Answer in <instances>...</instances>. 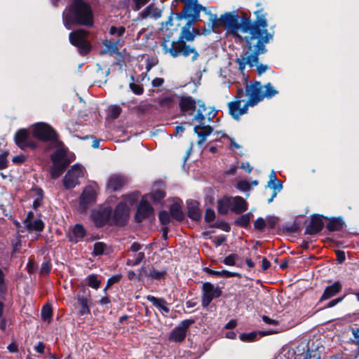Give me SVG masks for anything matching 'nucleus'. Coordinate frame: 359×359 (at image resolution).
Instances as JSON below:
<instances>
[{"instance_id": "obj_52", "label": "nucleus", "mask_w": 359, "mask_h": 359, "mask_svg": "<svg viewBox=\"0 0 359 359\" xmlns=\"http://www.w3.org/2000/svg\"><path fill=\"white\" fill-rule=\"evenodd\" d=\"M215 211L211 208H208L205 213V219L208 222H212L215 219Z\"/></svg>"}, {"instance_id": "obj_28", "label": "nucleus", "mask_w": 359, "mask_h": 359, "mask_svg": "<svg viewBox=\"0 0 359 359\" xmlns=\"http://www.w3.org/2000/svg\"><path fill=\"white\" fill-rule=\"evenodd\" d=\"M205 271H206L209 275L219 276V277H224V278H231V277L241 278V273H237V272H231L227 270L214 271L209 268H205Z\"/></svg>"}, {"instance_id": "obj_8", "label": "nucleus", "mask_w": 359, "mask_h": 359, "mask_svg": "<svg viewBox=\"0 0 359 359\" xmlns=\"http://www.w3.org/2000/svg\"><path fill=\"white\" fill-rule=\"evenodd\" d=\"M89 32L83 29H79L69 34L70 43L76 46L80 54L85 55L90 50L91 46L88 41Z\"/></svg>"}, {"instance_id": "obj_48", "label": "nucleus", "mask_w": 359, "mask_h": 359, "mask_svg": "<svg viewBox=\"0 0 359 359\" xmlns=\"http://www.w3.org/2000/svg\"><path fill=\"white\" fill-rule=\"evenodd\" d=\"M305 358L306 359H320V355L318 351L308 349Z\"/></svg>"}, {"instance_id": "obj_51", "label": "nucleus", "mask_w": 359, "mask_h": 359, "mask_svg": "<svg viewBox=\"0 0 359 359\" xmlns=\"http://www.w3.org/2000/svg\"><path fill=\"white\" fill-rule=\"evenodd\" d=\"M130 88L133 92L136 95H141L144 92V88L142 86L132 83L130 84Z\"/></svg>"}, {"instance_id": "obj_26", "label": "nucleus", "mask_w": 359, "mask_h": 359, "mask_svg": "<svg viewBox=\"0 0 359 359\" xmlns=\"http://www.w3.org/2000/svg\"><path fill=\"white\" fill-rule=\"evenodd\" d=\"M323 227V220L319 217L312 218L310 224L306 227V233L309 234H315L320 232Z\"/></svg>"}, {"instance_id": "obj_56", "label": "nucleus", "mask_w": 359, "mask_h": 359, "mask_svg": "<svg viewBox=\"0 0 359 359\" xmlns=\"http://www.w3.org/2000/svg\"><path fill=\"white\" fill-rule=\"evenodd\" d=\"M6 290V285L4 284V274L1 269H0V295L1 296L5 293Z\"/></svg>"}, {"instance_id": "obj_42", "label": "nucleus", "mask_w": 359, "mask_h": 359, "mask_svg": "<svg viewBox=\"0 0 359 359\" xmlns=\"http://www.w3.org/2000/svg\"><path fill=\"white\" fill-rule=\"evenodd\" d=\"M165 196V194L161 189H155L149 194V198L154 202L161 201Z\"/></svg>"}, {"instance_id": "obj_50", "label": "nucleus", "mask_w": 359, "mask_h": 359, "mask_svg": "<svg viewBox=\"0 0 359 359\" xmlns=\"http://www.w3.org/2000/svg\"><path fill=\"white\" fill-rule=\"evenodd\" d=\"M121 109L118 106H112L109 108V115L112 118H116L121 114Z\"/></svg>"}, {"instance_id": "obj_61", "label": "nucleus", "mask_w": 359, "mask_h": 359, "mask_svg": "<svg viewBox=\"0 0 359 359\" xmlns=\"http://www.w3.org/2000/svg\"><path fill=\"white\" fill-rule=\"evenodd\" d=\"M164 83V80L162 78H155L152 81V86L154 87H161Z\"/></svg>"}, {"instance_id": "obj_23", "label": "nucleus", "mask_w": 359, "mask_h": 359, "mask_svg": "<svg viewBox=\"0 0 359 359\" xmlns=\"http://www.w3.org/2000/svg\"><path fill=\"white\" fill-rule=\"evenodd\" d=\"M165 272L163 271H158L154 268H151L148 273L146 268L142 267L139 273V278L143 276H150L152 279L161 280L163 279Z\"/></svg>"}, {"instance_id": "obj_63", "label": "nucleus", "mask_w": 359, "mask_h": 359, "mask_svg": "<svg viewBox=\"0 0 359 359\" xmlns=\"http://www.w3.org/2000/svg\"><path fill=\"white\" fill-rule=\"evenodd\" d=\"M34 349L36 352L43 353L45 349V345L42 342H39L34 347Z\"/></svg>"}, {"instance_id": "obj_44", "label": "nucleus", "mask_w": 359, "mask_h": 359, "mask_svg": "<svg viewBox=\"0 0 359 359\" xmlns=\"http://www.w3.org/2000/svg\"><path fill=\"white\" fill-rule=\"evenodd\" d=\"M257 335V332H252L250 333H243L240 334L239 338L243 341L250 342L256 339Z\"/></svg>"}, {"instance_id": "obj_58", "label": "nucleus", "mask_w": 359, "mask_h": 359, "mask_svg": "<svg viewBox=\"0 0 359 359\" xmlns=\"http://www.w3.org/2000/svg\"><path fill=\"white\" fill-rule=\"evenodd\" d=\"M135 2V10H140L144 5L147 4L149 0H133Z\"/></svg>"}, {"instance_id": "obj_16", "label": "nucleus", "mask_w": 359, "mask_h": 359, "mask_svg": "<svg viewBox=\"0 0 359 359\" xmlns=\"http://www.w3.org/2000/svg\"><path fill=\"white\" fill-rule=\"evenodd\" d=\"M154 209L151 205L144 199H142L136 213V219L141 222L144 218L149 217L153 215Z\"/></svg>"}, {"instance_id": "obj_31", "label": "nucleus", "mask_w": 359, "mask_h": 359, "mask_svg": "<svg viewBox=\"0 0 359 359\" xmlns=\"http://www.w3.org/2000/svg\"><path fill=\"white\" fill-rule=\"evenodd\" d=\"M32 196L34 198L33 206L34 208H39L41 205L43 198V191L41 188L35 187L32 189Z\"/></svg>"}, {"instance_id": "obj_9", "label": "nucleus", "mask_w": 359, "mask_h": 359, "mask_svg": "<svg viewBox=\"0 0 359 359\" xmlns=\"http://www.w3.org/2000/svg\"><path fill=\"white\" fill-rule=\"evenodd\" d=\"M243 93L244 90L243 88H238L237 95L234 100L228 103L229 114L236 120H238L242 115L247 114L248 107H250V105L248 104L247 102L241 106V103L244 102V100H242Z\"/></svg>"}, {"instance_id": "obj_32", "label": "nucleus", "mask_w": 359, "mask_h": 359, "mask_svg": "<svg viewBox=\"0 0 359 359\" xmlns=\"http://www.w3.org/2000/svg\"><path fill=\"white\" fill-rule=\"evenodd\" d=\"M170 212L172 217L178 221L184 219V213L182 210V207L180 203H175L170 208Z\"/></svg>"}, {"instance_id": "obj_35", "label": "nucleus", "mask_w": 359, "mask_h": 359, "mask_svg": "<svg viewBox=\"0 0 359 359\" xmlns=\"http://www.w3.org/2000/svg\"><path fill=\"white\" fill-rule=\"evenodd\" d=\"M268 186L274 189V193L273 194L271 198L268 200V203H271L277 194L276 191L278 190L279 191L281 190L282 184L279 181L276 180V178H275V180L270 179L268 182Z\"/></svg>"}, {"instance_id": "obj_5", "label": "nucleus", "mask_w": 359, "mask_h": 359, "mask_svg": "<svg viewBox=\"0 0 359 359\" xmlns=\"http://www.w3.org/2000/svg\"><path fill=\"white\" fill-rule=\"evenodd\" d=\"M278 93V91L271 83L262 86L260 82L247 83L245 86V95L248 97V104L250 107L257 105L264 98L270 99Z\"/></svg>"}, {"instance_id": "obj_53", "label": "nucleus", "mask_w": 359, "mask_h": 359, "mask_svg": "<svg viewBox=\"0 0 359 359\" xmlns=\"http://www.w3.org/2000/svg\"><path fill=\"white\" fill-rule=\"evenodd\" d=\"M346 295H344L342 297H337L334 299L331 300L330 302H328L325 306L324 309H329L334 307L337 304L340 303L343 301V299L345 298Z\"/></svg>"}, {"instance_id": "obj_21", "label": "nucleus", "mask_w": 359, "mask_h": 359, "mask_svg": "<svg viewBox=\"0 0 359 359\" xmlns=\"http://www.w3.org/2000/svg\"><path fill=\"white\" fill-rule=\"evenodd\" d=\"M126 183L124 177L119 175H111L107 182V188L112 191L120 189Z\"/></svg>"}, {"instance_id": "obj_27", "label": "nucleus", "mask_w": 359, "mask_h": 359, "mask_svg": "<svg viewBox=\"0 0 359 359\" xmlns=\"http://www.w3.org/2000/svg\"><path fill=\"white\" fill-rule=\"evenodd\" d=\"M29 137V133L27 130L22 129L18 130L15 136V141L16 144L24 149L27 145V140Z\"/></svg>"}, {"instance_id": "obj_19", "label": "nucleus", "mask_w": 359, "mask_h": 359, "mask_svg": "<svg viewBox=\"0 0 359 359\" xmlns=\"http://www.w3.org/2000/svg\"><path fill=\"white\" fill-rule=\"evenodd\" d=\"M179 105L182 111L192 114L196 108L197 102L191 96H182Z\"/></svg>"}, {"instance_id": "obj_14", "label": "nucleus", "mask_w": 359, "mask_h": 359, "mask_svg": "<svg viewBox=\"0 0 359 359\" xmlns=\"http://www.w3.org/2000/svg\"><path fill=\"white\" fill-rule=\"evenodd\" d=\"M91 217L97 226H102L107 222L111 224V210L109 208H104L94 210Z\"/></svg>"}, {"instance_id": "obj_20", "label": "nucleus", "mask_w": 359, "mask_h": 359, "mask_svg": "<svg viewBox=\"0 0 359 359\" xmlns=\"http://www.w3.org/2000/svg\"><path fill=\"white\" fill-rule=\"evenodd\" d=\"M342 289V285L339 281L334 282L332 285L325 287L322 296L320 298V302L327 300L337 294H338Z\"/></svg>"}, {"instance_id": "obj_1", "label": "nucleus", "mask_w": 359, "mask_h": 359, "mask_svg": "<svg viewBox=\"0 0 359 359\" xmlns=\"http://www.w3.org/2000/svg\"><path fill=\"white\" fill-rule=\"evenodd\" d=\"M255 14L256 20L254 22L247 19L241 25L238 15L229 13L221 15L215 22V25L225 27L227 35L245 42L247 50L236 59L238 69L243 75L246 65L257 67L259 75L268 69L267 65L258 64V57L266 51L265 46L272 40L273 34L267 30L268 22L263 10L257 11Z\"/></svg>"}, {"instance_id": "obj_4", "label": "nucleus", "mask_w": 359, "mask_h": 359, "mask_svg": "<svg viewBox=\"0 0 359 359\" xmlns=\"http://www.w3.org/2000/svg\"><path fill=\"white\" fill-rule=\"evenodd\" d=\"M216 111L205 107V104L201 101L197 102V112L194 117V120L197 121L198 124L194 126V132L198 135L199 138L198 144L202 145L208 135H210L213 129L208 124H206L205 121L210 122L212 118L216 116Z\"/></svg>"}, {"instance_id": "obj_57", "label": "nucleus", "mask_w": 359, "mask_h": 359, "mask_svg": "<svg viewBox=\"0 0 359 359\" xmlns=\"http://www.w3.org/2000/svg\"><path fill=\"white\" fill-rule=\"evenodd\" d=\"M255 228L259 230H262L266 226V222L264 219L258 218L254 224Z\"/></svg>"}, {"instance_id": "obj_15", "label": "nucleus", "mask_w": 359, "mask_h": 359, "mask_svg": "<svg viewBox=\"0 0 359 359\" xmlns=\"http://www.w3.org/2000/svg\"><path fill=\"white\" fill-rule=\"evenodd\" d=\"M185 4L182 13L187 18L198 15L202 9V6L198 4L197 0H181Z\"/></svg>"}, {"instance_id": "obj_39", "label": "nucleus", "mask_w": 359, "mask_h": 359, "mask_svg": "<svg viewBox=\"0 0 359 359\" xmlns=\"http://www.w3.org/2000/svg\"><path fill=\"white\" fill-rule=\"evenodd\" d=\"M343 227V222L340 219H332L327 225L329 231H334L341 229Z\"/></svg>"}, {"instance_id": "obj_40", "label": "nucleus", "mask_w": 359, "mask_h": 359, "mask_svg": "<svg viewBox=\"0 0 359 359\" xmlns=\"http://www.w3.org/2000/svg\"><path fill=\"white\" fill-rule=\"evenodd\" d=\"M144 258V253L142 252H140L135 255V257L131 259L128 258L126 261V264L128 266H136L139 264L142 259Z\"/></svg>"}, {"instance_id": "obj_59", "label": "nucleus", "mask_w": 359, "mask_h": 359, "mask_svg": "<svg viewBox=\"0 0 359 359\" xmlns=\"http://www.w3.org/2000/svg\"><path fill=\"white\" fill-rule=\"evenodd\" d=\"M7 167L6 154L0 155V170L4 169Z\"/></svg>"}, {"instance_id": "obj_64", "label": "nucleus", "mask_w": 359, "mask_h": 359, "mask_svg": "<svg viewBox=\"0 0 359 359\" xmlns=\"http://www.w3.org/2000/svg\"><path fill=\"white\" fill-rule=\"evenodd\" d=\"M237 325V323L236 321V320H231L229 323H227L225 326H224V328L225 329H233Z\"/></svg>"}, {"instance_id": "obj_46", "label": "nucleus", "mask_w": 359, "mask_h": 359, "mask_svg": "<svg viewBox=\"0 0 359 359\" xmlns=\"http://www.w3.org/2000/svg\"><path fill=\"white\" fill-rule=\"evenodd\" d=\"M159 220L163 226H166L170 223V215L165 210H162L158 215Z\"/></svg>"}, {"instance_id": "obj_45", "label": "nucleus", "mask_w": 359, "mask_h": 359, "mask_svg": "<svg viewBox=\"0 0 359 359\" xmlns=\"http://www.w3.org/2000/svg\"><path fill=\"white\" fill-rule=\"evenodd\" d=\"M238 256L236 254H231L226 257L222 262L227 266H234Z\"/></svg>"}, {"instance_id": "obj_47", "label": "nucleus", "mask_w": 359, "mask_h": 359, "mask_svg": "<svg viewBox=\"0 0 359 359\" xmlns=\"http://www.w3.org/2000/svg\"><path fill=\"white\" fill-rule=\"evenodd\" d=\"M236 188L241 191H246L250 189V184L246 180H241L237 183Z\"/></svg>"}, {"instance_id": "obj_38", "label": "nucleus", "mask_w": 359, "mask_h": 359, "mask_svg": "<svg viewBox=\"0 0 359 359\" xmlns=\"http://www.w3.org/2000/svg\"><path fill=\"white\" fill-rule=\"evenodd\" d=\"M107 245L102 242H97L94 244L93 255L95 256L101 255L105 253Z\"/></svg>"}, {"instance_id": "obj_62", "label": "nucleus", "mask_w": 359, "mask_h": 359, "mask_svg": "<svg viewBox=\"0 0 359 359\" xmlns=\"http://www.w3.org/2000/svg\"><path fill=\"white\" fill-rule=\"evenodd\" d=\"M262 320L266 324H269V325H277L278 324V321H276L273 319H271L269 317H268L266 316H263Z\"/></svg>"}, {"instance_id": "obj_54", "label": "nucleus", "mask_w": 359, "mask_h": 359, "mask_svg": "<svg viewBox=\"0 0 359 359\" xmlns=\"http://www.w3.org/2000/svg\"><path fill=\"white\" fill-rule=\"evenodd\" d=\"M120 276H114L108 279L107 285L104 289V292L114 283H118L120 280Z\"/></svg>"}, {"instance_id": "obj_55", "label": "nucleus", "mask_w": 359, "mask_h": 359, "mask_svg": "<svg viewBox=\"0 0 359 359\" xmlns=\"http://www.w3.org/2000/svg\"><path fill=\"white\" fill-rule=\"evenodd\" d=\"M237 223L242 226H247L250 224V215H244L238 218Z\"/></svg>"}, {"instance_id": "obj_37", "label": "nucleus", "mask_w": 359, "mask_h": 359, "mask_svg": "<svg viewBox=\"0 0 359 359\" xmlns=\"http://www.w3.org/2000/svg\"><path fill=\"white\" fill-rule=\"evenodd\" d=\"M228 197L224 198L218 202V211L221 214H226L228 211L231 210V206L227 202Z\"/></svg>"}, {"instance_id": "obj_2", "label": "nucleus", "mask_w": 359, "mask_h": 359, "mask_svg": "<svg viewBox=\"0 0 359 359\" xmlns=\"http://www.w3.org/2000/svg\"><path fill=\"white\" fill-rule=\"evenodd\" d=\"M199 34V32L191 27V22H188L182 29L181 35L177 41H173L169 43L168 41H164L162 47L165 53L170 54L173 57L183 56L188 57L191 56V60L195 61L198 59L199 54L196 49L187 45L184 41H193L196 35Z\"/></svg>"}, {"instance_id": "obj_25", "label": "nucleus", "mask_w": 359, "mask_h": 359, "mask_svg": "<svg viewBox=\"0 0 359 359\" xmlns=\"http://www.w3.org/2000/svg\"><path fill=\"white\" fill-rule=\"evenodd\" d=\"M154 101L157 102L160 107L163 109H169L172 107L175 104V95H162L158 98L154 99Z\"/></svg>"}, {"instance_id": "obj_3", "label": "nucleus", "mask_w": 359, "mask_h": 359, "mask_svg": "<svg viewBox=\"0 0 359 359\" xmlns=\"http://www.w3.org/2000/svg\"><path fill=\"white\" fill-rule=\"evenodd\" d=\"M63 23L68 29L72 25L92 27L93 14L90 6L83 0H73L63 12Z\"/></svg>"}, {"instance_id": "obj_17", "label": "nucleus", "mask_w": 359, "mask_h": 359, "mask_svg": "<svg viewBox=\"0 0 359 359\" xmlns=\"http://www.w3.org/2000/svg\"><path fill=\"white\" fill-rule=\"evenodd\" d=\"M227 202L231 206V210L236 213H241L248 209L247 202L241 196L228 197Z\"/></svg>"}, {"instance_id": "obj_41", "label": "nucleus", "mask_w": 359, "mask_h": 359, "mask_svg": "<svg viewBox=\"0 0 359 359\" xmlns=\"http://www.w3.org/2000/svg\"><path fill=\"white\" fill-rule=\"evenodd\" d=\"M78 302L81 306V309L80 311L81 315H85L86 313H90V309L88 307V302L86 297H79Z\"/></svg>"}, {"instance_id": "obj_29", "label": "nucleus", "mask_w": 359, "mask_h": 359, "mask_svg": "<svg viewBox=\"0 0 359 359\" xmlns=\"http://www.w3.org/2000/svg\"><path fill=\"white\" fill-rule=\"evenodd\" d=\"M188 215L191 219L195 221L201 218V211L198 208L196 201H191L188 203Z\"/></svg>"}, {"instance_id": "obj_7", "label": "nucleus", "mask_w": 359, "mask_h": 359, "mask_svg": "<svg viewBox=\"0 0 359 359\" xmlns=\"http://www.w3.org/2000/svg\"><path fill=\"white\" fill-rule=\"evenodd\" d=\"M137 200L136 194L126 196L125 201L119 203L114 211L111 212V224L124 225L128 218L129 205H133Z\"/></svg>"}, {"instance_id": "obj_30", "label": "nucleus", "mask_w": 359, "mask_h": 359, "mask_svg": "<svg viewBox=\"0 0 359 359\" xmlns=\"http://www.w3.org/2000/svg\"><path fill=\"white\" fill-rule=\"evenodd\" d=\"M140 15L142 18H147L151 16L157 19L161 16V12L157 8L153 6H149L142 11Z\"/></svg>"}, {"instance_id": "obj_43", "label": "nucleus", "mask_w": 359, "mask_h": 359, "mask_svg": "<svg viewBox=\"0 0 359 359\" xmlns=\"http://www.w3.org/2000/svg\"><path fill=\"white\" fill-rule=\"evenodd\" d=\"M53 314L52 308L49 304H46L41 309V316L43 320L49 321Z\"/></svg>"}, {"instance_id": "obj_6", "label": "nucleus", "mask_w": 359, "mask_h": 359, "mask_svg": "<svg viewBox=\"0 0 359 359\" xmlns=\"http://www.w3.org/2000/svg\"><path fill=\"white\" fill-rule=\"evenodd\" d=\"M60 147L51 155L53 165L50 175L53 179L58 178L65 171V168L73 161V158L67 154V149L63 147L61 142L58 143Z\"/></svg>"}, {"instance_id": "obj_22", "label": "nucleus", "mask_w": 359, "mask_h": 359, "mask_svg": "<svg viewBox=\"0 0 359 359\" xmlns=\"http://www.w3.org/2000/svg\"><path fill=\"white\" fill-rule=\"evenodd\" d=\"M96 198V191L92 187H87L83 191L80 201L81 203L86 206L93 202Z\"/></svg>"}, {"instance_id": "obj_34", "label": "nucleus", "mask_w": 359, "mask_h": 359, "mask_svg": "<svg viewBox=\"0 0 359 359\" xmlns=\"http://www.w3.org/2000/svg\"><path fill=\"white\" fill-rule=\"evenodd\" d=\"M88 285L93 289L97 290L101 285V280L97 274H90L86 277Z\"/></svg>"}, {"instance_id": "obj_12", "label": "nucleus", "mask_w": 359, "mask_h": 359, "mask_svg": "<svg viewBox=\"0 0 359 359\" xmlns=\"http://www.w3.org/2000/svg\"><path fill=\"white\" fill-rule=\"evenodd\" d=\"M84 176V169L79 165H74L67 172L63 179L64 186L67 189H72L79 184V178Z\"/></svg>"}, {"instance_id": "obj_11", "label": "nucleus", "mask_w": 359, "mask_h": 359, "mask_svg": "<svg viewBox=\"0 0 359 359\" xmlns=\"http://www.w3.org/2000/svg\"><path fill=\"white\" fill-rule=\"evenodd\" d=\"M222 292L219 287L209 282L204 283L202 285V306L203 307L209 306L213 299L218 298L222 295Z\"/></svg>"}, {"instance_id": "obj_36", "label": "nucleus", "mask_w": 359, "mask_h": 359, "mask_svg": "<svg viewBox=\"0 0 359 359\" xmlns=\"http://www.w3.org/2000/svg\"><path fill=\"white\" fill-rule=\"evenodd\" d=\"M120 40H109L106 39L103 41L104 46L109 50L113 53H116L118 50Z\"/></svg>"}, {"instance_id": "obj_33", "label": "nucleus", "mask_w": 359, "mask_h": 359, "mask_svg": "<svg viewBox=\"0 0 359 359\" xmlns=\"http://www.w3.org/2000/svg\"><path fill=\"white\" fill-rule=\"evenodd\" d=\"M74 238L72 241L75 243L81 241L86 236V230L81 224H76L72 230Z\"/></svg>"}, {"instance_id": "obj_24", "label": "nucleus", "mask_w": 359, "mask_h": 359, "mask_svg": "<svg viewBox=\"0 0 359 359\" xmlns=\"http://www.w3.org/2000/svg\"><path fill=\"white\" fill-rule=\"evenodd\" d=\"M147 299L152 304L161 310L165 313H168L170 312V309L168 306L167 302L163 298H158L152 295L147 296Z\"/></svg>"}, {"instance_id": "obj_60", "label": "nucleus", "mask_w": 359, "mask_h": 359, "mask_svg": "<svg viewBox=\"0 0 359 359\" xmlns=\"http://www.w3.org/2000/svg\"><path fill=\"white\" fill-rule=\"evenodd\" d=\"M25 159H26L25 156L18 155V156H14L13 158L12 161L14 163H22L25 162Z\"/></svg>"}, {"instance_id": "obj_49", "label": "nucleus", "mask_w": 359, "mask_h": 359, "mask_svg": "<svg viewBox=\"0 0 359 359\" xmlns=\"http://www.w3.org/2000/svg\"><path fill=\"white\" fill-rule=\"evenodd\" d=\"M125 28L123 27H116L112 26L109 29V33L111 35H117L118 36H122L125 32Z\"/></svg>"}, {"instance_id": "obj_13", "label": "nucleus", "mask_w": 359, "mask_h": 359, "mask_svg": "<svg viewBox=\"0 0 359 359\" xmlns=\"http://www.w3.org/2000/svg\"><path fill=\"white\" fill-rule=\"evenodd\" d=\"M193 323V320H184L182 321L180 324L172 331L169 339L175 342L182 341L186 337L188 327Z\"/></svg>"}, {"instance_id": "obj_10", "label": "nucleus", "mask_w": 359, "mask_h": 359, "mask_svg": "<svg viewBox=\"0 0 359 359\" xmlns=\"http://www.w3.org/2000/svg\"><path fill=\"white\" fill-rule=\"evenodd\" d=\"M34 137L43 141H57V134L49 125L44 123H39L33 128Z\"/></svg>"}, {"instance_id": "obj_18", "label": "nucleus", "mask_w": 359, "mask_h": 359, "mask_svg": "<svg viewBox=\"0 0 359 359\" xmlns=\"http://www.w3.org/2000/svg\"><path fill=\"white\" fill-rule=\"evenodd\" d=\"M34 214L29 212L27 214L26 219H25L24 224L27 229L29 231H41L44 228V224L42 220L37 219L33 220Z\"/></svg>"}]
</instances>
